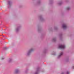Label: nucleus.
I'll use <instances>...</instances> for the list:
<instances>
[{"label": "nucleus", "instance_id": "29", "mask_svg": "<svg viewBox=\"0 0 74 74\" xmlns=\"http://www.w3.org/2000/svg\"><path fill=\"white\" fill-rule=\"evenodd\" d=\"M3 36L5 37V36Z\"/></svg>", "mask_w": 74, "mask_h": 74}, {"label": "nucleus", "instance_id": "4", "mask_svg": "<svg viewBox=\"0 0 74 74\" xmlns=\"http://www.w3.org/2000/svg\"><path fill=\"white\" fill-rule=\"evenodd\" d=\"M59 48H60L61 49H64L65 48V45H59Z\"/></svg>", "mask_w": 74, "mask_h": 74}, {"label": "nucleus", "instance_id": "19", "mask_svg": "<svg viewBox=\"0 0 74 74\" xmlns=\"http://www.w3.org/2000/svg\"><path fill=\"white\" fill-rule=\"evenodd\" d=\"M50 3L51 4L53 3V0H50Z\"/></svg>", "mask_w": 74, "mask_h": 74}, {"label": "nucleus", "instance_id": "7", "mask_svg": "<svg viewBox=\"0 0 74 74\" xmlns=\"http://www.w3.org/2000/svg\"><path fill=\"white\" fill-rule=\"evenodd\" d=\"M63 55V52H62L60 53V55L58 57V59H59Z\"/></svg>", "mask_w": 74, "mask_h": 74}, {"label": "nucleus", "instance_id": "8", "mask_svg": "<svg viewBox=\"0 0 74 74\" xmlns=\"http://www.w3.org/2000/svg\"><path fill=\"white\" fill-rule=\"evenodd\" d=\"M19 73V69H16L15 70L14 73L15 74H18V73Z\"/></svg>", "mask_w": 74, "mask_h": 74}, {"label": "nucleus", "instance_id": "18", "mask_svg": "<svg viewBox=\"0 0 74 74\" xmlns=\"http://www.w3.org/2000/svg\"><path fill=\"white\" fill-rule=\"evenodd\" d=\"M63 3V2H62V1H61L60 2H59L58 4H59V5H62V3Z\"/></svg>", "mask_w": 74, "mask_h": 74}, {"label": "nucleus", "instance_id": "2", "mask_svg": "<svg viewBox=\"0 0 74 74\" xmlns=\"http://www.w3.org/2000/svg\"><path fill=\"white\" fill-rule=\"evenodd\" d=\"M21 27V25H18L16 29V33H18V32L19 31V30H20Z\"/></svg>", "mask_w": 74, "mask_h": 74}, {"label": "nucleus", "instance_id": "11", "mask_svg": "<svg viewBox=\"0 0 74 74\" xmlns=\"http://www.w3.org/2000/svg\"><path fill=\"white\" fill-rule=\"evenodd\" d=\"M62 27L64 29H66V28H67V27L66 26V25H65V24L62 25Z\"/></svg>", "mask_w": 74, "mask_h": 74}, {"label": "nucleus", "instance_id": "9", "mask_svg": "<svg viewBox=\"0 0 74 74\" xmlns=\"http://www.w3.org/2000/svg\"><path fill=\"white\" fill-rule=\"evenodd\" d=\"M60 40H62V33H61L59 34Z\"/></svg>", "mask_w": 74, "mask_h": 74}, {"label": "nucleus", "instance_id": "16", "mask_svg": "<svg viewBox=\"0 0 74 74\" xmlns=\"http://www.w3.org/2000/svg\"><path fill=\"white\" fill-rule=\"evenodd\" d=\"M47 52V49H44V51H43V53L45 54Z\"/></svg>", "mask_w": 74, "mask_h": 74}, {"label": "nucleus", "instance_id": "30", "mask_svg": "<svg viewBox=\"0 0 74 74\" xmlns=\"http://www.w3.org/2000/svg\"><path fill=\"white\" fill-rule=\"evenodd\" d=\"M0 25H1V24H0Z\"/></svg>", "mask_w": 74, "mask_h": 74}, {"label": "nucleus", "instance_id": "5", "mask_svg": "<svg viewBox=\"0 0 74 74\" xmlns=\"http://www.w3.org/2000/svg\"><path fill=\"white\" fill-rule=\"evenodd\" d=\"M8 4L9 6H8V8H9L11 6L12 4V1H8Z\"/></svg>", "mask_w": 74, "mask_h": 74}, {"label": "nucleus", "instance_id": "10", "mask_svg": "<svg viewBox=\"0 0 74 74\" xmlns=\"http://www.w3.org/2000/svg\"><path fill=\"white\" fill-rule=\"evenodd\" d=\"M38 32H40L41 31V27L40 26H38Z\"/></svg>", "mask_w": 74, "mask_h": 74}, {"label": "nucleus", "instance_id": "12", "mask_svg": "<svg viewBox=\"0 0 74 74\" xmlns=\"http://www.w3.org/2000/svg\"><path fill=\"white\" fill-rule=\"evenodd\" d=\"M52 41L53 42H55L56 41V38H52Z\"/></svg>", "mask_w": 74, "mask_h": 74}, {"label": "nucleus", "instance_id": "17", "mask_svg": "<svg viewBox=\"0 0 74 74\" xmlns=\"http://www.w3.org/2000/svg\"><path fill=\"white\" fill-rule=\"evenodd\" d=\"M28 71H29V69L28 68H26V70L25 71V73H27V72H28Z\"/></svg>", "mask_w": 74, "mask_h": 74}, {"label": "nucleus", "instance_id": "13", "mask_svg": "<svg viewBox=\"0 0 74 74\" xmlns=\"http://www.w3.org/2000/svg\"><path fill=\"white\" fill-rule=\"evenodd\" d=\"M66 61L68 62H69V56H67L66 58Z\"/></svg>", "mask_w": 74, "mask_h": 74}, {"label": "nucleus", "instance_id": "20", "mask_svg": "<svg viewBox=\"0 0 74 74\" xmlns=\"http://www.w3.org/2000/svg\"><path fill=\"white\" fill-rule=\"evenodd\" d=\"M52 55H56V52L53 51L52 53Z\"/></svg>", "mask_w": 74, "mask_h": 74}, {"label": "nucleus", "instance_id": "14", "mask_svg": "<svg viewBox=\"0 0 74 74\" xmlns=\"http://www.w3.org/2000/svg\"><path fill=\"white\" fill-rule=\"evenodd\" d=\"M8 62L9 63H11V62H12V58H9L8 60Z\"/></svg>", "mask_w": 74, "mask_h": 74}, {"label": "nucleus", "instance_id": "3", "mask_svg": "<svg viewBox=\"0 0 74 74\" xmlns=\"http://www.w3.org/2000/svg\"><path fill=\"white\" fill-rule=\"evenodd\" d=\"M41 69H40V67H38L37 68L36 71L35 73V74H38V73L41 71Z\"/></svg>", "mask_w": 74, "mask_h": 74}, {"label": "nucleus", "instance_id": "21", "mask_svg": "<svg viewBox=\"0 0 74 74\" xmlns=\"http://www.w3.org/2000/svg\"><path fill=\"white\" fill-rule=\"evenodd\" d=\"M66 10L68 11H69V10H70V7H68L66 8Z\"/></svg>", "mask_w": 74, "mask_h": 74}, {"label": "nucleus", "instance_id": "15", "mask_svg": "<svg viewBox=\"0 0 74 74\" xmlns=\"http://www.w3.org/2000/svg\"><path fill=\"white\" fill-rule=\"evenodd\" d=\"M37 4H41V0H38L37 2Z\"/></svg>", "mask_w": 74, "mask_h": 74}, {"label": "nucleus", "instance_id": "26", "mask_svg": "<svg viewBox=\"0 0 74 74\" xmlns=\"http://www.w3.org/2000/svg\"><path fill=\"white\" fill-rule=\"evenodd\" d=\"M61 74H64V73L62 72V73H61Z\"/></svg>", "mask_w": 74, "mask_h": 74}, {"label": "nucleus", "instance_id": "28", "mask_svg": "<svg viewBox=\"0 0 74 74\" xmlns=\"http://www.w3.org/2000/svg\"><path fill=\"white\" fill-rule=\"evenodd\" d=\"M41 71H42V72L44 71V70H42Z\"/></svg>", "mask_w": 74, "mask_h": 74}, {"label": "nucleus", "instance_id": "23", "mask_svg": "<svg viewBox=\"0 0 74 74\" xmlns=\"http://www.w3.org/2000/svg\"><path fill=\"white\" fill-rule=\"evenodd\" d=\"M3 49H4L5 50L6 49H8V48H7V47H4L3 48Z\"/></svg>", "mask_w": 74, "mask_h": 74}, {"label": "nucleus", "instance_id": "24", "mask_svg": "<svg viewBox=\"0 0 74 74\" xmlns=\"http://www.w3.org/2000/svg\"><path fill=\"white\" fill-rule=\"evenodd\" d=\"M66 74H69V71H66Z\"/></svg>", "mask_w": 74, "mask_h": 74}, {"label": "nucleus", "instance_id": "27", "mask_svg": "<svg viewBox=\"0 0 74 74\" xmlns=\"http://www.w3.org/2000/svg\"><path fill=\"white\" fill-rule=\"evenodd\" d=\"M1 60H4V58H1Z\"/></svg>", "mask_w": 74, "mask_h": 74}, {"label": "nucleus", "instance_id": "1", "mask_svg": "<svg viewBox=\"0 0 74 74\" xmlns=\"http://www.w3.org/2000/svg\"><path fill=\"white\" fill-rule=\"evenodd\" d=\"M33 51H34V49H31L29 50L27 53V56L30 55V53H31L32 52H33Z\"/></svg>", "mask_w": 74, "mask_h": 74}, {"label": "nucleus", "instance_id": "22", "mask_svg": "<svg viewBox=\"0 0 74 74\" xmlns=\"http://www.w3.org/2000/svg\"><path fill=\"white\" fill-rule=\"evenodd\" d=\"M54 30H57L58 27H54Z\"/></svg>", "mask_w": 74, "mask_h": 74}, {"label": "nucleus", "instance_id": "25", "mask_svg": "<svg viewBox=\"0 0 74 74\" xmlns=\"http://www.w3.org/2000/svg\"><path fill=\"white\" fill-rule=\"evenodd\" d=\"M72 69H74V66H73L72 67Z\"/></svg>", "mask_w": 74, "mask_h": 74}, {"label": "nucleus", "instance_id": "6", "mask_svg": "<svg viewBox=\"0 0 74 74\" xmlns=\"http://www.w3.org/2000/svg\"><path fill=\"white\" fill-rule=\"evenodd\" d=\"M39 18L40 19L41 21H44V19L42 17V15H40L39 16Z\"/></svg>", "mask_w": 74, "mask_h": 74}]
</instances>
